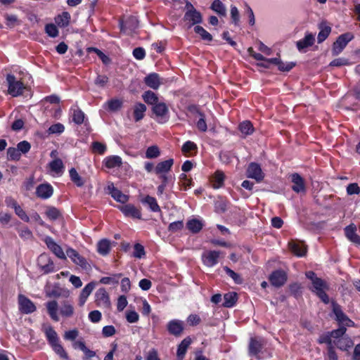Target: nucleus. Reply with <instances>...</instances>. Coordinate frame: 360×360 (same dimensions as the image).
Listing matches in <instances>:
<instances>
[{
	"label": "nucleus",
	"instance_id": "obj_59",
	"mask_svg": "<svg viewBox=\"0 0 360 360\" xmlns=\"http://www.w3.org/2000/svg\"><path fill=\"white\" fill-rule=\"evenodd\" d=\"M345 234L347 238L349 240L352 236L356 233V226L354 224L347 226L345 229Z\"/></svg>",
	"mask_w": 360,
	"mask_h": 360
},
{
	"label": "nucleus",
	"instance_id": "obj_32",
	"mask_svg": "<svg viewBox=\"0 0 360 360\" xmlns=\"http://www.w3.org/2000/svg\"><path fill=\"white\" fill-rule=\"evenodd\" d=\"M146 111V106L141 103H137L134 106V117L136 122L142 120Z\"/></svg>",
	"mask_w": 360,
	"mask_h": 360
},
{
	"label": "nucleus",
	"instance_id": "obj_48",
	"mask_svg": "<svg viewBox=\"0 0 360 360\" xmlns=\"http://www.w3.org/2000/svg\"><path fill=\"white\" fill-rule=\"evenodd\" d=\"M160 155V151L157 146H151L146 149V158L149 159L156 158Z\"/></svg>",
	"mask_w": 360,
	"mask_h": 360
},
{
	"label": "nucleus",
	"instance_id": "obj_36",
	"mask_svg": "<svg viewBox=\"0 0 360 360\" xmlns=\"http://www.w3.org/2000/svg\"><path fill=\"white\" fill-rule=\"evenodd\" d=\"M49 167L51 172L57 174H61L64 166L63 161L60 158H56L49 162Z\"/></svg>",
	"mask_w": 360,
	"mask_h": 360
},
{
	"label": "nucleus",
	"instance_id": "obj_63",
	"mask_svg": "<svg viewBox=\"0 0 360 360\" xmlns=\"http://www.w3.org/2000/svg\"><path fill=\"white\" fill-rule=\"evenodd\" d=\"M184 227V223L183 221H176L171 223L169 225L168 230L169 231L175 233L178 231H180Z\"/></svg>",
	"mask_w": 360,
	"mask_h": 360
},
{
	"label": "nucleus",
	"instance_id": "obj_8",
	"mask_svg": "<svg viewBox=\"0 0 360 360\" xmlns=\"http://www.w3.org/2000/svg\"><path fill=\"white\" fill-rule=\"evenodd\" d=\"M37 264L44 274H49L54 271V264L46 254H41L39 256Z\"/></svg>",
	"mask_w": 360,
	"mask_h": 360
},
{
	"label": "nucleus",
	"instance_id": "obj_29",
	"mask_svg": "<svg viewBox=\"0 0 360 360\" xmlns=\"http://www.w3.org/2000/svg\"><path fill=\"white\" fill-rule=\"evenodd\" d=\"M186 227L191 233H198L202 230L203 223L201 220L191 219L187 221Z\"/></svg>",
	"mask_w": 360,
	"mask_h": 360
},
{
	"label": "nucleus",
	"instance_id": "obj_19",
	"mask_svg": "<svg viewBox=\"0 0 360 360\" xmlns=\"http://www.w3.org/2000/svg\"><path fill=\"white\" fill-rule=\"evenodd\" d=\"M291 181L292 183V189L295 193L305 192V185L303 178L297 173L291 175Z\"/></svg>",
	"mask_w": 360,
	"mask_h": 360
},
{
	"label": "nucleus",
	"instance_id": "obj_37",
	"mask_svg": "<svg viewBox=\"0 0 360 360\" xmlns=\"http://www.w3.org/2000/svg\"><path fill=\"white\" fill-rule=\"evenodd\" d=\"M44 333L49 343L52 345L58 342V337L53 327L48 326L45 328Z\"/></svg>",
	"mask_w": 360,
	"mask_h": 360
},
{
	"label": "nucleus",
	"instance_id": "obj_46",
	"mask_svg": "<svg viewBox=\"0 0 360 360\" xmlns=\"http://www.w3.org/2000/svg\"><path fill=\"white\" fill-rule=\"evenodd\" d=\"M194 31L196 34H199L201 39L206 41H211L212 40V36L207 31H206L202 27L196 25L194 27Z\"/></svg>",
	"mask_w": 360,
	"mask_h": 360
},
{
	"label": "nucleus",
	"instance_id": "obj_34",
	"mask_svg": "<svg viewBox=\"0 0 360 360\" xmlns=\"http://www.w3.org/2000/svg\"><path fill=\"white\" fill-rule=\"evenodd\" d=\"M46 308L48 314L50 317L55 321H58L59 320V317L58 316V303L56 301H51L46 303Z\"/></svg>",
	"mask_w": 360,
	"mask_h": 360
},
{
	"label": "nucleus",
	"instance_id": "obj_10",
	"mask_svg": "<svg viewBox=\"0 0 360 360\" xmlns=\"http://www.w3.org/2000/svg\"><path fill=\"white\" fill-rule=\"evenodd\" d=\"M247 176L256 180L257 182H260L264 179V174L259 164L251 162L247 169Z\"/></svg>",
	"mask_w": 360,
	"mask_h": 360
},
{
	"label": "nucleus",
	"instance_id": "obj_31",
	"mask_svg": "<svg viewBox=\"0 0 360 360\" xmlns=\"http://www.w3.org/2000/svg\"><path fill=\"white\" fill-rule=\"evenodd\" d=\"M262 344L260 341H259L255 338L250 339V342L249 344V352H250V355L255 356H257V359H259L258 354L260 352V351L262 350Z\"/></svg>",
	"mask_w": 360,
	"mask_h": 360
},
{
	"label": "nucleus",
	"instance_id": "obj_20",
	"mask_svg": "<svg viewBox=\"0 0 360 360\" xmlns=\"http://www.w3.org/2000/svg\"><path fill=\"white\" fill-rule=\"evenodd\" d=\"M315 41L314 35L311 33H307L302 39L297 41L296 46L300 51L305 52V49L311 46Z\"/></svg>",
	"mask_w": 360,
	"mask_h": 360
},
{
	"label": "nucleus",
	"instance_id": "obj_41",
	"mask_svg": "<svg viewBox=\"0 0 360 360\" xmlns=\"http://www.w3.org/2000/svg\"><path fill=\"white\" fill-rule=\"evenodd\" d=\"M72 121L77 124H82L84 120V113L79 108H72Z\"/></svg>",
	"mask_w": 360,
	"mask_h": 360
},
{
	"label": "nucleus",
	"instance_id": "obj_35",
	"mask_svg": "<svg viewBox=\"0 0 360 360\" xmlns=\"http://www.w3.org/2000/svg\"><path fill=\"white\" fill-rule=\"evenodd\" d=\"M224 302L223 306L225 307H232L236 303L238 295L235 292H229L224 295Z\"/></svg>",
	"mask_w": 360,
	"mask_h": 360
},
{
	"label": "nucleus",
	"instance_id": "obj_47",
	"mask_svg": "<svg viewBox=\"0 0 360 360\" xmlns=\"http://www.w3.org/2000/svg\"><path fill=\"white\" fill-rule=\"evenodd\" d=\"M70 15L68 12H63L62 15H58L56 18V23L62 27H65L69 25Z\"/></svg>",
	"mask_w": 360,
	"mask_h": 360
},
{
	"label": "nucleus",
	"instance_id": "obj_2",
	"mask_svg": "<svg viewBox=\"0 0 360 360\" xmlns=\"http://www.w3.org/2000/svg\"><path fill=\"white\" fill-rule=\"evenodd\" d=\"M6 81L8 83V92L10 95L16 97L22 94L25 86L21 81L17 80L14 75L8 74L6 77Z\"/></svg>",
	"mask_w": 360,
	"mask_h": 360
},
{
	"label": "nucleus",
	"instance_id": "obj_42",
	"mask_svg": "<svg viewBox=\"0 0 360 360\" xmlns=\"http://www.w3.org/2000/svg\"><path fill=\"white\" fill-rule=\"evenodd\" d=\"M142 98L143 101L149 105H153L158 102V97L156 94L150 90L145 91L142 95Z\"/></svg>",
	"mask_w": 360,
	"mask_h": 360
},
{
	"label": "nucleus",
	"instance_id": "obj_49",
	"mask_svg": "<svg viewBox=\"0 0 360 360\" xmlns=\"http://www.w3.org/2000/svg\"><path fill=\"white\" fill-rule=\"evenodd\" d=\"M197 149V145L194 142L187 141L182 146L181 151L185 155H187L191 151H196Z\"/></svg>",
	"mask_w": 360,
	"mask_h": 360
},
{
	"label": "nucleus",
	"instance_id": "obj_9",
	"mask_svg": "<svg viewBox=\"0 0 360 360\" xmlns=\"http://www.w3.org/2000/svg\"><path fill=\"white\" fill-rule=\"evenodd\" d=\"M287 274L283 270L274 271L269 276L271 284L277 288L283 285L287 281Z\"/></svg>",
	"mask_w": 360,
	"mask_h": 360
},
{
	"label": "nucleus",
	"instance_id": "obj_13",
	"mask_svg": "<svg viewBox=\"0 0 360 360\" xmlns=\"http://www.w3.org/2000/svg\"><path fill=\"white\" fill-rule=\"evenodd\" d=\"M119 209L126 217L139 219L141 218V210L132 204H127L122 206H119Z\"/></svg>",
	"mask_w": 360,
	"mask_h": 360
},
{
	"label": "nucleus",
	"instance_id": "obj_60",
	"mask_svg": "<svg viewBox=\"0 0 360 360\" xmlns=\"http://www.w3.org/2000/svg\"><path fill=\"white\" fill-rule=\"evenodd\" d=\"M92 150L94 153H97L101 155L103 154L106 150V146L100 142L94 141L92 143Z\"/></svg>",
	"mask_w": 360,
	"mask_h": 360
},
{
	"label": "nucleus",
	"instance_id": "obj_39",
	"mask_svg": "<svg viewBox=\"0 0 360 360\" xmlns=\"http://www.w3.org/2000/svg\"><path fill=\"white\" fill-rule=\"evenodd\" d=\"M122 165V158L117 155L109 156L105 159V165L108 168H115Z\"/></svg>",
	"mask_w": 360,
	"mask_h": 360
},
{
	"label": "nucleus",
	"instance_id": "obj_50",
	"mask_svg": "<svg viewBox=\"0 0 360 360\" xmlns=\"http://www.w3.org/2000/svg\"><path fill=\"white\" fill-rule=\"evenodd\" d=\"M60 312L62 316L65 317H70L74 313V308L70 304L65 302L62 307L60 308Z\"/></svg>",
	"mask_w": 360,
	"mask_h": 360
},
{
	"label": "nucleus",
	"instance_id": "obj_27",
	"mask_svg": "<svg viewBox=\"0 0 360 360\" xmlns=\"http://www.w3.org/2000/svg\"><path fill=\"white\" fill-rule=\"evenodd\" d=\"M153 112L158 117L160 118H163L169 112V109L167 105L162 102L156 103L153 105Z\"/></svg>",
	"mask_w": 360,
	"mask_h": 360
},
{
	"label": "nucleus",
	"instance_id": "obj_3",
	"mask_svg": "<svg viewBox=\"0 0 360 360\" xmlns=\"http://www.w3.org/2000/svg\"><path fill=\"white\" fill-rule=\"evenodd\" d=\"M354 39V34L346 32L340 34L333 44L332 53L333 56L339 55L346 47L347 44Z\"/></svg>",
	"mask_w": 360,
	"mask_h": 360
},
{
	"label": "nucleus",
	"instance_id": "obj_21",
	"mask_svg": "<svg viewBox=\"0 0 360 360\" xmlns=\"http://www.w3.org/2000/svg\"><path fill=\"white\" fill-rule=\"evenodd\" d=\"M167 330L170 334L179 336L184 330L182 321L179 320L170 321L167 324Z\"/></svg>",
	"mask_w": 360,
	"mask_h": 360
},
{
	"label": "nucleus",
	"instance_id": "obj_45",
	"mask_svg": "<svg viewBox=\"0 0 360 360\" xmlns=\"http://www.w3.org/2000/svg\"><path fill=\"white\" fill-rule=\"evenodd\" d=\"M69 173L70 179L74 184H75L78 187H82L84 186V181L75 168H71L69 171Z\"/></svg>",
	"mask_w": 360,
	"mask_h": 360
},
{
	"label": "nucleus",
	"instance_id": "obj_24",
	"mask_svg": "<svg viewBox=\"0 0 360 360\" xmlns=\"http://www.w3.org/2000/svg\"><path fill=\"white\" fill-rule=\"evenodd\" d=\"M142 204L147 205L153 212H160L161 209L158 204L157 200L149 195H147L141 200Z\"/></svg>",
	"mask_w": 360,
	"mask_h": 360
},
{
	"label": "nucleus",
	"instance_id": "obj_6",
	"mask_svg": "<svg viewBox=\"0 0 360 360\" xmlns=\"http://www.w3.org/2000/svg\"><path fill=\"white\" fill-rule=\"evenodd\" d=\"M68 257L72 260V262L79 266L82 269L89 270L91 269V265L86 261V259L82 255H80L77 251L72 248H68L66 250Z\"/></svg>",
	"mask_w": 360,
	"mask_h": 360
},
{
	"label": "nucleus",
	"instance_id": "obj_43",
	"mask_svg": "<svg viewBox=\"0 0 360 360\" xmlns=\"http://www.w3.org/2000/svg\"><path fill=\"white\" fill-rule=\"evenodd\" d=\"M211 9L220 15H226V7L220 0H214L211 5Z\"/></svg>",
	"mask_w": 360,
	"mask_h": 360
},
{
	"label": "nucleus",
	"instance_id": "obj_64",
	"mask_svg": "<svg viewBox=\"0 0 360 360\" xmlns=\"http://www.w3.org/2000/svg\"><path fill=\"white\" fill-rule=\"evenodd\" d=\"M15 214L18 216L19 218H20L22 221L25 222L30 221V217L27 216L26 212L23 210V209L18 205L15 209L14 210Z\"/></svg>",
	"mask_w": 360,
	"mask_h": 360
},
{
	"label": "nucleus",
	"instance_id": "obj_18",
	"mask_svg": "<svg viewBox=\"0 0 360 360\" xmlns=\"http://www.w3.org/2000/svg\"><path fill=\"white\" fill-rule=\"evenodd\" d=\"M139 20L136 16H128L124 20L120 22L121 30L127 32L128 30L134 31L139 27Z\"/></svg>",
	"mask_w": 360,
	"mask_h": 360
},
{
	"label": "nucleus",
	"instance_id": "obj_51",
	"mask_svg": "<svg viewBox=\"0 0 360 360\" xmlns=\"http://www.w3.org/2000/svg\"><path fill=\"white\" fill-rule=\"evenodd\" d=\"M146 254L144 247L140 243H136L134 246L133 257L135 258L141 259L144 257Z\"/></svg>",
	"mask_w": 360,
	"mask_h": 360
},
{
	"label": "nucleus",
	"instance_id": "obj_28",
	"mask_svg": "<svg viewBox=\"0 0 360 360\" xmlns=\"http://www.w3.org/2000/svg\"><path fill=\"white\" fill-rule=\"evenodd\" d=\"M94 287H95V284L94 283H89L82 289V290L80 293V295H79V306H83L84 304L88 297L90 295V294L94 290Z\"/></svg>",
	"mask_w": 360,
	"mask_h": 360
},
{
	"label": "nucleus",
	"instance_id": "obj_55",
	"mask_svg": "<svg viewBox=\"0 0 360 360\" xmlns=\"http://www.w3.org/2000/svg\"><path fill=\"white\" fill-rule=\"evenodd\" d=\"M7 156L8 160H18L20 158V153L18 148L10 147L7 150Z\"/></svg>",
	"mask_w": 360,
	"mask_h": 360
},
{
	"label": "nucleus",
	"instance_id": "obj_56",
	"mask_svg": "<svg viewBox=\"0 0 360 360\" xmlns=\"http://www.w3.org/2000/svg\"><path fill=\"white\" fill-rule=\"evenodd\" d=\"M46 214L51 220H56L60 217V213L57 208L54 207H49L46 212Z\"/></svg>",
	"mask_w": 360,
	"mask_h": 360
},
{
	"label": "nucleus",
	"instance_id": "obj_53",
	"mask_svg": "<svg viewBox=\"0 0 360 360\" xmlns=\"http://www.w3.org/2000/svg\"><path fill=\"white\" fill-rule=\"evenodd\" d=\"M51 346L52 347V348L54 350V352L57 354H58L61 358L65 359H68V356L67 352H65V350L64 349L63 346L59 342L53 344V345H52Z\"/></svg>",
	"mask_w": 360,
	"mask_h": 360
},
{
	"label": "nucleus",
	"instance_id": "obj_57",
	"mask_svg": "<svg viewBox=\"0 0 360 360\" xmlns=\"http://www.w3.org/2000/svg\"><path fill=\"white\" fill-rule=\"evenodd\" d=\"M121 276L122 274H117L112 277H103L100 282L103 284L117 283Z\"/></svg>",
	"mask_w": 360,
	"mask_h": 360
},
{
	"label": "nucleus",
	"instance_id": "obj_23",
	"mask_svg": "<svg viewBox=\"0 0 360 360\" xmlns=\"http://www.w3.org/2000/svg\"><path fill=\"white\" fill-rule=\"evenodd\" d=\"M108 190L111 196L117 202L125 203L129 200V196L123 194L119 189L116 188L113 184L108 186Z\"/></svg>",
	"mask_w": 360,
	"mask_h": 360
},
{
	"label": "nucleus",
	"instance_id": "obj_33",
	"mask_svg": "<svg viewBox=\"0 0 360 360\" xmlns=\"http://www.w3.org/2000/svg\"><path fill=\"white\" fill-rule=\"evenodd\" d=\"M224 174L221 171L217 170L212 176V184L215 189L223 186L224 181Z\"/></svg>",
	"mask_w": 360,
	"mask_h": 360
},
{
	"label": "nucleus",
	"instance_id": "obj_17",
	"mask_svg": "<svg viewBox=\"0 0 360 360\" xmlns=\"http://www.w3.org/2000/svg\"><path fill=\"white\" fill-rule=\"evenodd\" d=\"M290 251L297 257H303L307 253V246L301 241L292 240L288 243Z\"/></svg>",
	"mask_w": 360,
	"mask_h": 360
},
{
	"label": "nucleus",
	"instance_id": "obj_58",
	"mask_svg": "<svg viewBox=\"0 0 360 360\" xmlns=\"http://www.w3.org/2000/svg\"><path fill=\"white\" fill-rule=\"evenodd\" d=\"M345 234L347 238L349 240L352 236L356 233V226L354 224L347 226L345 229Z\"/></svg>",
	"mask_w": 360,
	"mask_h": 360
},
{
	"label": "nucleus",
	"instance_id": "obj_40",
	"mask_svg": "<svg viewBox=\"0 0 360 360\" xmlns=\"http://www.w3.org/2000/svg\"><path fill=\"white\" fill-rule=\"evenodd\" d=\"M319 28L320 31L318 34L317 41L319 44H321L329 36L331 32V27L328 25H321Z\"/></svg>",
	"mask_w": 360,
	"mask_h": 360
},
{
	"label": "nucleus",
	"instance_id": "obj_54",
	"mask_svg": "<svg viewBox=\"0 0 360 360\" xmlns=\"http://www.w3.org/2000/svg\"><path fill=\"white\" fill-rule=\"evenodd\" d=\"M105 105L108 106V109L111 111H117L120 108H121L122 102L119 99H112L108 101Z\"/></svg>",
	"mask_w": 360,
	"mask_h": 360
},
{
	"label": "nucleus",
	"instance_id": "obj_11",
	"mask_svg": "<svg viewBox=\"0 0 360 360\" xmlns=\"http://www.w3.org/2000/svg\"><path fill=\"white\" fill-rule=\"evenodd\" d=\"M44 242L46 245H47L48 248L58 258L62 259H65L66 256L62 249V248L58 245L54 240L50 237L47 236Z\"/></svg>",
	"mask_w": 360,
	"mask_h": 360
},
{
	"label": "nucleus",
	"instance_id": "obj_38",
	"mask_svg": "<svg viewBox=\"0 0 360 360\" xmlns=\"http://www.w3.org/2000/svg\"><path fill=\"white\" fill-rule=\"evenodd\" d=\"M333 311L336 316L337 321L340 323L344 324V323L348 319V316L345 315V313L342 311L340 306L335 303H333Z\"/></svg>",
	"mask_w": 360,
	"mask_h": 360
},
{
	"label": "nucleus",
	"instance_id": "obj_30",
	"mask_svg": "<svg viewBox=\"0 0 360 360\" xmlns=\"http://www.w3.org/2000/svg\"><path fill=\"white\" fill-rule=\"evenodd\" d=\"M111 249V243L108 239H102L98 242L97 244V251L98 252L103 255L105 256L107 255Z\"/></svg>",
	"mask_w": 360,
	"mask_h": 360
},
{
	"label": "nucleus",
	"instance_id": "obj_7",
	"mask_svg": "<svg viewBox=\"0 0 360 360\" xmlns=\"http://www.w3.org/2000/svg\"><path fill=\"white\" fill-rule=\"evenodd\" d=\"M354 345L353 340L347 335L341 334L338 338L333 339V346L342 351H348Z\"/></svg>",
	"mask_w": 360,
	"mask_h": 360
},
{
	"label": "nucleus",
	"instance_id": "obj_61",
	"mask_svg": "<svg viewBox=\"0 0 360 360\" xmlns=\"http://www.w3.org/2000/svg\"><path fill=\"white\" fill-rule=\"evenodd\" d=\"M46 33L51 37H56L58 34V30L54 24H48L45 27Z\"/></svg>",
	"mask_w": 360,
	"mask_h": 360
},
{
	"label": "nucleus",
	"instance_id": "obj_44",
	"mask_svg": "<svg viewBox=\"0 0 360 360\" xmlns=\"http://www.w3.org/2000/svg\"><path fill=\"white\" fill-rule=\"evenodd\" d=\"M239 130L245 136H248L254 132V127L250 121H244L239 124Z\"/></svg>",
	"mask_w": 360,
	"mask_h": 360
},
{
	"label": "nucleus",
	"instance_id": "obj_26",
	"mask_svg": "<svg viewBox=\"0 0 360 360\" xmlns=\"http://www.w3.org/2000/svg\"><path fill=\"white\" fill-rule=\"evenodd\" d=\"M191 338L190 337H187L184 338L179 345L176 355L180 360H182L184 357L189 345L191 344Z\"/></svg>",
	"mask_w": 360,
	"mask_h": 360
},
{
	"label": "nucleus",
	"instance_id": "obj_15",
	"mask_svg": "<svg viewBox=\"0 0 360 360\" xmlns=\"http://www.w3.org/2000/svg\"><path fill=\"white\" fill-rule=\"evenodd\" d=\"M95 301L98 306L109 307L110 304L109 295L105 288H99L95 294Z\"/></svg>",
	"mask_w": 360,
	"mask_h": 360
},
{
	"label": "nucleus",
	"instance_id": "obj_4",
	"mask_svg": "<svg viewBox=\"0 0 360 360\" xmlns=\"http://www.w3.org/2000/svg\"><path fill=\"white\" fill-rule=\"evenodd\" d=\"M346 327L341 326L336 330L321 335L318 339V342L319 344H326L328 349L330 346H333V339L335 338H338L341 334L346 333Z\"/></svg>",
	"mask_w": 360,
	"mask_h": 360
},
{
	"label": "nucleus",
	"instance_id": "obj_12",
	"mask_svg": "<svg viewBox=\"0 0 360 360\" xmlns=\"http://www.w3.org/2000/svg\"><path fill=\"white\" fill-rule=\"evenodd\" d=\"M53 188L48 183L41 184L36 188V195L41 199H48L53 195Z\"/></svg>",
	"mask_w": 360,
	"mask_h": 360
},
{
	"label": "nucleus",
	"instance_id": "obj_14",
	"mask_svg": "<svg viewBox=\"0 0 360 360\" xmlns=\"http://www.w3.org/2000/svg\"><path fill=\"white\" fill-rule=\"evenodd\" d=\"M220 252L210 250L202 254V258L205 265L212 267L217 264Z\"/></svg>",
	"mask_w": 360,
	"mask_h": 360
},
{
	"label": "nucleus",
	"instance_id": "obj_62",
	"mask_svg": "<svg viewBox=\"0 0 360 360\" xmlns=\"http://www.w3.org/2000/svg\"><path fill=\"white\" fill-rule=\"evenodd\" d=\"M198 129L202 132H205L207 130V126L205 121V115H201L199 117V120L196 123Z\"/></svg>",
	"mask_w": 360,
	"mask_h": 360
},
{
	"label": "nucleus",
	"instance_id": "obj_5",
	"mask_svg": "<svg viewBox=\"0 0 360 360\" xmlns=\"http://www.w3.org/2000/svg\"><path fill=\"white\" fill-rule=\"evenodd\" d=\"M312 285V292L316 293V295L325 304H328L329 297L326 293V290L328 289V286L326 282L319 278V279H315Z\"/></svg>",
	"mask_w": 360,
	"mask_h": 360
},
{
	"label": "nucleus",
	"instance_id": "obj_25",
	"mask_svg": "<svg viewBox=\"0 0 360 360\" xmlns=\"http://www.w3.org/2000/svg\"><path fill=\"white\" fill-rule=\"evenodd\" d=\"M145 84L150 88L158 89L160 86V77L157 73H150L144 79Z\"/></svg>",
	"mask_w": 360,
	"mask_h": 360
},
{
	"label": "nucleus",
	"instance_id": "obj_22",
	"mask_svg": "<svg viewBox=\"0 0 360 360\" xmlns=\"http://www.w3.org/2000/svg\"><path fill=\"white\" fill-rule=\"evenodd\" d=\"M174 164V160L169 158L167 160L159 162L155 167V173L156 174H163L170 171Z\"/></svg>",
	"mask_w": 360,
	"mask_h": 360
},
{
	"label": "nucleus",
	"instance_id": "obj_16",
	"mask_svg": "<svg viewBox=\"0 0 360 360\" xmlns=\"http://www.w3.org/2000/svg\"><path fill=\"white\" fill-rule=\"evenodd\" d=\"M20 310L25 314L32 313L36 310L34 303L22 295L18 297Z\"/></svg>",
	"mask_w": 360,
	"mask_h": 360
},
{
	"label": "nucleus",
	"instance_id": "obj_1",
	"mask_svg": "<svg viewBox=\"0 0 360 360\" xmlns=\"http://www.w3.org/2000/svg\"><path fill=\"white\" fill-rule=\"evenodd\" d=\"M186 7L187 11L184 14V20L186 22L188 29H190L194 25L201 23L202 17L201 13L191 4H187Z\"/></svg>",
	"mask_w": 360,
	"mask_h": 360
},
{
	"label": "nucleus",
	"instance_id": "obj_52",
	"mask_svg": "<svg viewBox=\"0 0 360 360\" xmlns=\"http://www.w3.org/2000/svg\"><path fill=\"white\" fill-rule=\"evenodd\" d=\"M224 270L234 281L236 283L240 284L243 283V279L238 274L236 273L228 266H224Z\"/></svg>",
	"mask_w": 360,
	"mask_h": 360
}]
</instances>
